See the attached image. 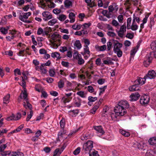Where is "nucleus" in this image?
<instances>
[{
    "mask_svg": "<svg viewBox=\"0 0 156 156\" xmlns=\"http://www.w3.org/2000/svg\"><path fill=\"white\" fill-rule=\"evenodd\" d=\"M155 51L150 52L148 55L146 57L145 59L143 62L144 66L145 67H147L151 62L153 57L156 58V44L154 45Z\"/></svg>",
    "mask_w": 156,
    "mask_h": 156,
    "instance_id": "obj_1",
    "label": "nucleus"
},
{
    "mask_svg": "<svg viewBox=\"0 0 156 156\" xmlns=\"http://www.w3.org/2000/svg\"><path fill=\"white\" fill-rule=\"evenodd\" d=\"M93 147V142L92 141L88 140L85 143L83 147V150L87 153L90 152Z\"/></svg>",
    "mask_w": 156,
    "mask_h": 156,
    "instance_id": "obj_2",
    "label": "nucleus"
},
{
    "mask_svg": "<svg viewBox=\"0 0 156 156\" xmlns=\"http://www.w3.org/2000/svg\"><path fill=\"white\" fill-rule=\"evenodd\" d=\"M114 111L116 114L119 116H123L126 112V110L123 108L119 104L115 107Z\"/></svg>",
    "mask_w": 156,
    "mask_h": 156,
    "instance_id": "obj_3",
    "label": "nucleus"
},
{
    "mask_svg": "<svg viewBox=\"0 0 156 156\" xmlns=\"http://www.w3.org/2000/svg\"><path fill=\"white\" fill-rule=\"evenodd\" d=\"M2 156H6L8 155L9 156H23V154L20 152H11L9 151L0 152Z\"/></svg>",
    "mask_w": 156,
    "mask_h": 156,
    "instance_id": "obj_4",
    "label": "nucleus"
},
{
    "mask_svg": "<svg viewBox=\"0 0 156 156\" xmlns=\"http://www.w3.org/2000/svg\"><path fill=\"white\" fill-rule=\"evenodd\" d=\"M61 38V36L58 34L57 32H55L53 33L51 36V39L52 40H50V42L52 44H55V42L57 41L59 42L60 41V39Z\"/></svg>",
    "mask_w": 156,
    "mask_h": 156,
    "instance_id": "obj_5",
    "label": "nucleus"
},
{
    "mask_svg": "<svg viewBox=\"0 0 156 156\" xmlns=\"http://www.w3.org/2000/svg\"><path fill=\"white\" fill-rule=\"evenodd\" d=\"M156 76V73L154 70H151L148 72L147 74L144 76L145 80L147 79H154Z\"/></svg>",
    "mask_w": 156,
    "mask_h": 156,
    "instance_id": "obj_6",
    "label": "nucleus"
},
{
    "mask_svg": "<svg viewBox=\"0 0 156 156\" xmlns=\"http://www.w3.org/2000/svg\"><path fill=\"white\" fill-rule=\"evenodd\" d=\"M149 101V98L147 95H145L142 96L140 99V103L142 105L147 104Z\"/></svg>",
    "mask_w": 156,
    "mask_h": 156,
    "instance_id": "obj_7",
    "label": "nucleus"
},
{
    "mask_svg": "<svg viewBox=\"0 0 156 156\" xmlns=\"http://www.w3.org/2000/svg\"><path fill=\"white\" fill-rule=\"evenodd\" d=\"M42 15L44 17L43 20L47 21L52 18V16L51 13L48 11H44L42 13Z\"/></svg>",
    "mask_w": 156,
    "mask_h": 156,
    "instance_id": "obj_8",
    "label": "nucleus"
},
{
    "mask_svg": "<svg viewBox=\"0 0 156 156\" xmlns=\"http://www.w3.org/2000/svg\"><path fill=\"white\" fill-rule=\"evenodd\" d=\"M115 42L114 43L113 45V51L121 50V48L123 46L122 44L121 43H119L117 40H115Z\"/></svg>",
    "mask_w": 156,
    "mask_h": 156,
    "instance_id": "obj_9",
    "label": "nucleus"
},
{
    "mask_svg": "<svg viewBox=\"0 0 156 156\" xmlns=\"http://www.w3.org/2000/svg\"><path fill=\"white\" fill-rule=\"evenodd\" d=\"M66 146L65 144L61 147V149L57 148L54 151V154L53 156H59L62 152L63 151V150L65 148Z\"/></svg>",
    "mask_w": 156,
    "mask_h": 156,
    "instance_id": "obj_10",
    "label": "nucleus"
},
{
    "mask_svg": "<svg viewBox=\"0 0 156 156\" xmlns=\"http://www.w3.org/2000/svg\"><path fill=\"white\" fill-rule=\"evenodd\" d=\"M140 97V95L137 92H135L132 94L130 96L131 98L130 101H136Z\"/></svg>",
    "mask_w": 156,
    "mask_h": 156,
    "instance_id": "obj_11",
    "label": "nucleus"
},
{
    "mask_svg": "<svg viewBox=\"0 0 156 156\" xmlns=\"http://www.w3.org/2000/svg\"><path fill=\"white\" fill-rule=\"evenodd\" d=\"M31 14V13L30 12L25 13L23 15H20L19 17V19L22 21H24L25 20L28 19L29 16Z\"/></svg>",
    "mask_w": 156,
    "mask_h": 156,
    "instance_id": "obj_12",
    "label": "nucleus"
},
{
    "mask_svg": "<svg viewBox=\"0 0 156 156\" xmlns=\"http://www.w3.org/2000/svg\"><path fill=\"white\" fill-rule=\"evenodd\" d=\"M121 106L123 109L127 108H129V105L128 102L126 101H121L118 103Z\"/></svg>",
    "mask_w": 156,
    "mask_h": 156,
    "instance_id": "obj_13",
    "label": "nucleus"
},
{
    "mask_svg": "<svg viewBox=\"0 0 156 156\" xmlns=\"http://www.w3.org/2000/svg\"><path fill=\"white\" fill-rule=\"evenodd\" d=\"M144 79V78H140L139 77L137 79L134 81V83H135L136 84H137L139 85V84L142 85L144 84L145 82V81Z\"/></svg>",
    "mask_w": 156,
    "mask_h": 156,
    "instance_id": "obj_14",
    "label": "nucleus"
},
{
    "mask_svg": "<svg viewBox=\"0 0 156 156\" xmlns=\"http://www.w3.org/2000/svg\"><path fill=\"white\" fill-rule=\"evenodd\" d=\"M129 90L131 91H134L139 90V87L138 85L135 84L130 86L129 87Z\"/></svg>",
    "mask_w": 156,
    "mask_h": 156,
    "instance_id": "obj_15",
    "label": "nucleus"
},
{
    "mask_svg": "<svg viewBox=\"0 0 156 156\" xmlns=\"http://www.w3.org/2000/svg\"><path fill=\"white\" fill-rule=\"evenodd\" d=\"M94 129L98 133H101L102 134H104L105 133V132L103 130L102 128V127L101 126H94Z\"/></svg>",
    "mask_w": 156,
    "mask_h": 156,
    "instance_id": "obj_16",
    "label": "nucleus"
},
{
    "mask_svg": "<svg viewBox=\"0 0 156 156\" xmlns=\"http://www.w3.org/2000/svg\"><path fill=\"white\" fill-rule=\"evenodd\" d=\"M107 46L106 45H104L101 46H95L96 50L98 51H103L106 49Z\"/></svg>",
    "mask_w": 156,
    "mask_h": 156,
    "instance_id": "obj_17",
    "label": "nucleus"
},
{
    "mask_svg": "<svg viewBox=\"0 0 156 156\" xmlns=\"http://www.w3.org/2000/svg\"><path fill=\"white\" fill-rule=\"evenodd\" d=\"M69 18L70 19V23H74L75 21V15L72 12H70L69 16Z\"/></svg>",
    "mask_w": 156,
    "mask_h": 156,
    "instance_id": "obj_18",
    "label": "nucleus"
},
{
    "mask_svg": "<svg viewBox=\"0 0 156 156\" xmlns=\"http://www.w3.org/2000/svg\"><path fill=\"white\" fill-rule=\"evenodd\" d=\"M51 56L53 58H56L57 60L61 58V57L60 56V54L57 52H55L54 53H52Z\"/></svg>",
    "mask_w": 156,
    "mask_h": 156,
    "instance_id": "obj_19",
    "label": "nucleus"
},
{
    "mask_svg": "<svg viewBox=\"0 0 156 156\" xmlns=\"http://www.w3.org/2000/svg\"><path fill=\"white\" fill-rule=\"evenodd\" d=\"M51 29L50 27H46L44 29L43 36L45 35H49V33L51 32Z\"/></svg>",
    "mask_w": 156,
    "mask_h": 156,
    "instance_id": "obj_20",
    "label": "nucleus"
},
{
    "mask_svg": "<svg viewBox=\"0 0 156 156\" xmlns=\"http://www.w3.org/2000/svg\"><path fill=\"white\" fill-rule=\"evenodd\" d=\"M23 124H22L19 126L18 127H17L16 129H15L10 132L9 134H12L14 133H16L19 132L23 128Z\"/></svg>",
    "mask_w": 156,
    "mask_h": 156,
    "instance_id": "obj_21",
    "label": "nucleus"
},
{
    "mask_svg": "<svg viewBox=\"0 0 156 156\" xmlns=\"http://www.w3.org/2000/svg\"><path fill=\"white\" fill-rule=\"evenodd\" d=\"M151 145H154L156 144V137H153L150 138L148 141Z\"/></svg>",
    "mask_w": 156,
    "mask_h": 156,
    "instance_id": "obj_22",
    "label": "nucleus"
},
{
    "mask_svg": "<svg viewBox=\"0 0 156 156\" xmlns=\"http://www.w3.org/2000/svg\"><path fill=\"white\" fill-rule=\"evenodd\" d=\"M64 3L65 7L67 8H69L72 5V2L69 0H65Z\"/></svg>",
    "mask_w": 156,
    "mask_h": 156,
    "instance_id": "obj_23",
    "label": "nucleus"
},
{
    "mask_svg": "<svg viewBox=\"0 0 156 156\" xmlns=\"http://www.w3.org/2000/svg\"><path fill=\"white\" fill-rule=\"evenodd\" d=\"M72 98H66L65 96H64L62 98L61 101L65 104L66 103L69 102Z\"/></svg>",
    "mask_w": 156,
    "mask_h": 156,
    "instance_id": "obj_24",
    "label": "nucleus"
},
{
    "mask_svg": "<svg viewBox=\"0 0 156 156\" xmlns=\"http://www.w3.org/2000/svg\"><path fill=\"white\" fill-rule=\"evenodd\" d=\"M10 98L9 94H7L3 98V103L7 104L8 103Z\"/></svg>",
    "mask_w": 156,
    "mask_h": 156,
    "instance_id": "obj_25",
    "label": "nucleus"
},
{
    "mask_svg": "<svg viewBox=\"0 0 156 156\" xmlns=\"http://www.w3.org/2000/svg\"><path fill=\"white\" fill-rule=\"evenodd\" d=\"M74 45L78 49H80L82 47L81 44L80 43V41L79 40H76L75 41Z\"/></svg>",
    "mask_w": 156,
    "mask_h": 156,
    "instance_id": "obj_26",
    "label": "nucleus"
},
{
    "mask_svg": "<svg viewBox=\"0 0 156 156\" xmlns=\"http://www.w3.org/2000/svg\"><path fill=\"white\" fill-rule=\"evenodd\" d=\"M81 100L79 98H77L75 101V104L77 107H79L81 105Z\"/></svg>",
    "mask_w": 156,
    "mask_h": 156,
    "instance_id": "obj_27",
    "label": "nucleus"
},
{
    "mask_svg": "<svg viewBox=\"0 0 156 156\" xmlns=\"http://www.w3.org/2000/svg\"><path fill=\"white\" fill-rule=\"evenodd\" d=\"M126 23H124L123 25L121 26L119 31L121 32L125 33L126 31Z\"/></svg>",
    "mask_w": 156,
    "mask_h": 156,
    "instance_id": "obj_28",
    "label": "nucleus"
},
{
    "mask_svg": "<svg viewBox=\"0 0 156 156\" xmlns=\"http://www.w3.org/2000/svg\"><path fill=\"white\" fill-rule=\"evenodd\" d=\"M129 28V29H131L132 30H136L138 29V26L135 23H133V22L132 25L130 26Z\"/></svg>",
    "mask_w": 156,
    "mask_h": 156,
    "instance_id": "obj_29",
    "label": "nucleus"
},
{
    "mask_svg": "<svg viewBox=\"0 0 156 156\" xmlns=\"http://www.w3.org/2000/svg\"><path fill=\"white\" fill-rule=\"evenodd\" d=\"M120 133L126 137H128L129 136L130 134L129 132H126L123 130H120Z\"/></svg>",
    "mask_w": 156,
    "mask_h": 156,
    "instance_id": "obj_30",
    "label": "nucleus"
},
{
    "mask_svg": "<svg viewBox=\"0 0 156 156\" xmlns=\"http://www.w3.org/2000/svg\"><path fill=\"white\" fill-rule=\"evenodd\" d=\"M98 153L97 151H95L94 149L92 151H91L90 152H89L88 153L89 154V156H99Z\"/></svg>",
    "mask_w": 156,
    "mask_h": 156,
    "instance_id": "obj_31",
    "label": "nucleus"
},
{
    "mask_svg": "<svg viewBox=\"0 0 156 156\" xmlns=\"http://www.w3.org/2000/svg\"><path fill=\"white\" fill-rule=\"evenodd\" d=\"M114 53L116 54L118 57L120 58L122 57V51L121 50L114 51Z\"/></svg>",
    "mask_w": 156,
    "mask_h": 156,
    "instance_id": "obj_32",
    "label": "nucleus"
},
{
    "mask_svg": "<svg viewBox=\"0 0 156 156\" xmlns=\"http://www.w3.org/2000/svg\"><path fill=\"white\" fill-rule=\"evenodd\" d=\"M24 92H23V98L25 101H28V99L27 98V94L26 90H24Z\"/></svg>",
    "mask_w": 156,
    "mask_h": 156,
    "instance_id": "obj_33",
    "label": "nucleus"
},
{
    "mask_svg": "<svg viewBox=\"0 0 156 156\" xmlns=\"http://www.w3.org/2000/svg\"><path fill=\"white\" fill-rule=\"evenodd\" d=\"M78 60V63L80 65L83 64L84 63V60L82 58L81 56L77 59Z\"/></svg>",
    "mask_w": 156,
    "mask_h": 156,
    "instance_id": "obj_34",
    "label": "nucleus"
},
{
    "mask_svg": "<svg viewBox=\"0 0 156 156\" xmlns=\"http://www.w3.org/2000/svg\"><path fill=\"white\" fill-rule=\"evenodd\" d=\"M64 81L62 80H60L58 83V86L59 88H62L64 87Z\"/></svg>",
    "mask_w": 156,
    "mask_h": 156,
    "instance_id": "obj_35",
    "label": "nucleus"
},
{
    "mask_svg": "<svg viewBox=\"0 0 156 156\" xmlns=\"http://www.w3.org/2000/svg\"><path fill=\"white\" fill-rule=\"evenodd\" d=\"M132 20L131 17L128 18L127 20V29H129V27L131 26V23Z\"/></svg>",
    "mask_w": 156,
    "mask_h": 156,
    "instance_id": "obj_36",
    "label": "nucleus"
},
{
    "mask_svg": "<svg viewBox=\"0 0 156 156\" xmlns=\"http://www.w3.org/2000/svg\"><path fill=\"white\" fill-rule=\"evenodd\" d=\"M137 50L136 48H134L131 51H130V58H133Z\"/></svg>",
    "mask_w": 156,
    "mask_h": 156,
    "instance_id": "obj_37",
    "label": "nucleus"
},
{
    "mask_svg": "<svg viewBox=\"0 0 156 156\" xmlns=\"http://www.w3.org/2000/svg\"><path fill=\"white\" fill-rule=\"evenodd\" d=\"M57 20L56 19H53L48 22V24L49 25L53 26L57 22Z\"/></svg>",
    "mask_w": 156,
    "mask_h": 156,
    "instance_id": "obj_38",
    "label": "nucleus"
},
{
    "mask_svg": "<svg viewBox=\"0 0 156 156\" xmlns=\"http://www.w3.org/2000/svg\"><path fill=\"white\" fill-rule=\"evenodd\" d=\"M49 76L51 77H54L55 75V69H50L49 71Z\"/></svg>",
    "mask_w": 156,
    "mask_h": 156,
    "instance_id": "obj_39",
    "label": "nucleus"
},
{
    "mask_svg": "<svg viewBox=\"0 0 156 156\" xmlns=\"http://www.w3.org/2000/svg\"><path fill=\"white\" fill-rule=\"evenodd\" d=\"M81 56L80 54L78 53L77 51H76L74 52L73 55V57L74 58L77 59L78 58H80Z\"/></svg>",
    "mask_w": 156,
    "mask_h": 156,
    "instance_id": "obj_40",
    "label": "nucleus"
},
{
    "mask_svg": "<svg viewBox=\"0 0 156 156\" xmlns=\"http://www.w3.org/2000/svg\"><path fill=\"white\" fill-rule=\"evenodd\" d=\"M84 54H87L88 55L90 54V51L89 50V47L87 45L84 46Z\"/></svg>",
    "mask_w": 156,
    "mask_h": 156,
    "instance_id": "obj_41",
    "label": "nucleus"
},
{
    "mask_svg": "<svg viewBox=\"0 0 156 156\" xmlns=\"http://www.w3.org/2000/svg\"><path fill=\"white\" fill-rule=\"evenodd\" d=\"M0 31L3 34H6L8 33V31L5 29V27H2L0 29Z\"/></svg>",
    "mask_w": 156,
    "mask_h": 156,
    "instance_id": "obj_42",
    "label": "nucleus"
},
{
    "mask_svg": "<svg viewBox=\"0 0 156 156\" xmlns=\"http://www.w3.org/2000/svg\"><path fill=\"white\" fill-rule=\"evenodd\" d=\"M90 136H89V134H86L85 135H83L82 136H81V139L83 140H87L90 138Z\"/></svg>",
    "mask_w": 156,
    "mask_h": 156,
    "instance_id": "obj_43",
    "label": "nucleus"
},
{
    "mask_svg": "<svg viewBox=\"0 0 156 156\" xmlns=\"http://www.w3.org/2000/svg\"><path fill=\"white\" fill-rule=\"evenodd\" d=\"M58 19L62 21H63L66 19V16L64 14H62L59 16Z\"/></svg>",
    "mask_w": 156,
    "mask_h": 156,
    "instance_id": "obj_44",
    "label": "nucleus"
},
{
    "mask_svg": "<svg viewBox=\"0 0 156 156\" xmlns=\"http://www.w3.org/2000/svg\"><path fill=\"white\" fill-rule=\"evenodd\" d=\"M107 50L109 51L111 50L112 46V43L110 41H109L107 42Z\"/></svg>",
    "mask_w": 156,
    "mask_h": 156,
    "instance_id": "obj_45",
    "label": "nucleus"
},
{
    "mask_svg": "<svg viewBox=\"0 0 156 156\" xmlns=\"http://www.w3.org/2000/svg\"><path fill=\"white\" fill-rule=\"evenodd\" d=\"M97 99L96 97H93L92 96H89L88 98V100L91 102H93L96 101Z\"/></svg>",
    "mask_w": 156,
    "mask_h": 156,
    "instance_id": "obj_46",
    "label": "nucleus"
},
{
    "mask_svg": "<svg viewBox=\"0 0 156 156\" xmlns=\"http://www.w3.org/2000/svg\"><path fill=\"white\" fill-rule=\"evenodd\" d=\"M33 114V112L32 110H31L30 111V114L29 115H28L27 117L26 118V120L27 121H29L30 119L32 117Z\"/></svg>",
    "mask_w": 156,
    "mask_h": 156,
    "instance_id": "obj_47",
    "label": "nucleus"
},
{
    "mask_svg": "<svg viewBox=\"0 0 156 156\" xmlns=\"http://www.w3.org/2000/svg\"><path fill=\"white\" fill-rule=\"evenodd\" d=\"M126 37L130 39H132L134 37L133 34L128 33L127 34Z\"/></svg>",
    "mask_w": 156,
    "mask_h": 156,
    "instance_id": "obj_48",
    "label": "nucleus"
},
{
    "mask_svg": "<svg viewBox=\"0 0 156 156\" xmlns=\"http://www.w3.org/2000/svg\"><path fill=\"white\" fill-rule=\"evenodd\" d=\"M135 20L138 23H139L140 21V18L138 17H136L135 16V15H133V23H135Z\"/></svg>",
    "mask_w": 156,
    "mask_h": 156,
    "instance_id": "obj_49",
    "label": "nucleus"
},
{
    "mask_svg": "<svg viewBox=\"0 0 156 156\" xmlns=\"http://www.w3.org/2000/svg\"><path fill=\"white\" fill-rule=\"evenodd\" d=\"M76 94L82 98H84L85 97V96L84 94V92L83 91H80L78 92Z\"/></svg>",
    "mask_w": 156,
    "mask_h": 156,
    "instance_id": "obj_50",
    "label": "nucleus"
},
{
    "mask_svg": "<svg viewBox=\"0 0 156 156\" xmlns=\"http://www.w3.org/2000/svg\"><path fill=\"white\" fill-rule=\"evenodd\" d=\"M108 13V11L107 10H103L102 13L104 16H106L108 18H110V17L108 15H107Z\"/></svg>",
    "mask_w": 156,
    "mask_h": 156,
    "instance_id": "obj_51",
    "label": "nucleus"
},
{
    "mask_svg": "<svg viewBox=\"0 0 156 156\" xmlns=\"http://www.w3.org/2000/svg\"><path fill=\"white\" fill-rule=\"evenodd\" d=\"M44 32V30L41 27L39 28L37 32V34L38 35H40L41 34H42V35L43 36V33Z\"/></svg>",
    "mask_w": 156,
    "mask_h": 156,
    "instance_id": "obj_52",
    "label": "nucleus"
},
{
    "mask_svg": "<svg viewBox=\"0 0 156 156\" xmlns=\"http://www.w3.org/2000/svg\"><path fill=\"white\" fill-rule=\"evenodd\" d=\"M7 144H3L0 146V152H2L4 151L5 149L7 147Z\"/></svg>",
    "mask_w": 156,
    "mask_h": 156,
    "instance_id": "obj_53",
    "label": "nucleus"
},
{
    "mask_svg": "<svg viewBox=\"0 0 156 156\" xmlns=\"http://www.w3.org/2000/svg\"><path fill=\"white\" fill-rule=\"evenodd\" d=\"M80 148L78 147L73 151V154L75 155H77L80 153Z\"/></svg>",
    "mask_w": 156,
    "mask_h": 156,
    "instance_id": "obj_54",
    "label": "nucleus"
},
{
    "mask_svg": "<svg viewBox=\"0 0 156 156\" xmlns=\"http://www.w3.org/2000/svg\"><path fill=\"white\" fill-rule=\"evenodd\" d=\"M112 24L114 26L117 27L119 25V23L115 20H113L112 21Z\"/></svg>",
    "mask_w": 156,
    "mask_h": 156,
    "instance_id": "obj_55",
    "label": "nucleus"
},
{
    "mask_svg": "<svg viewBox=\"0 0 156 156\" xmlns=\"http://www.w3.org/2000/svg\"><path fill=\"white\" fill-rule=\"evenodd\" d=\"M107 86H105L103 87H100L99 88V89L101 90L100 91V92L99 94V95H100L101 94L103 93L105 91V89L107 88Z\"/></svg>",
    "mask_w": 156,
    "mask_h": 156,
    "instance_id": "obj_56",
    "label": "nucleus"
},
{
    "mask_svg": "<svg viewBox=\"0 0 156 156\" xmlns=\"http://www.w3.org/2000/svg\"><path fill=\"white\" fill-rule=\"evenodd\" d=\"M135 145H136V147L138 149H143L144 150H145L144 149H143V146H141L140 143L136 142V143L135 144Z\"/></svg>",
    "mask_w": 156,
    "mask_h": 156,
    "instance_id": "obj_57",
    "label": "nucleus"
},
{
    "mask_svg": "<svg viewBox=\"0 0 156 156\" xmlns=\"http://www.w3.org/2000/svg\"><path fill=\"white\" fill-rule=\"evenodd\" d=\"M107 34L108 36L112 37H114L116 36L115 33L113 32L108 31Z\"/></svg>",
    "mask_w": 156,
    "mask_h": 156,
    "instance_id": "obj_58",
    "label": "nucleus"
},
{
    "mask_svg": "<svg viewBox=\"0 0 156 156\" xmlns=\"http://www.w3.org/2000/svg\"><path fill=\"white\" fill-rule=\"evenodd\" d=\"M91 25V23L89 22L88 23H85L84 24L82 25V26L83 27V29H86L87 28L89 27Z\"/></svg>",
    "mask_w": 156,
    "mask_h": 156,
    "instance_id": "obj_59",
    "label": "nucleus"
},
{
    "mask_svg": "<svg viewBox=\"0 0 156 156\" xmlns=\"http://www.w3.org/2000/svg\"><path fill=\"white\" fill-rule=\"evenodd\" d=\"M21 117V114L18 112L17 113L16 116V118L14 119V120H17L20 119Z\"/></svg>",
    "mask_w": 156,
    "mask_h": 156,
    "instance_id": "obj_60",
    "label": "nucleus"
},
{
    "mask_svg": "<svg viewBox=\"0 0 156 156\" xmlns=\"http://www.w3.org/2000/svg\"><path fill=\"white\" fill-rule=\"evenodd\" d=\"M118 19L120 23H122L123 19V16L122 15H119L118 17Z\"/></svg>",
    "mask_w": 156,
    "mask_h": 156,
    "instance_id": "obj_61",
    "label": "nucleus"
},
{
    "mask_svg": "<svg viewBox=\"0 0 156 156\" xmlns=\"http://www.w3.org/2000/svg\"><path fill=\"white\" fill-rule=\"evenodd\" d=\"M19 55L23 56L25 55V50H20L19 52Z\"/></svg>",
    "mask_w": 156,
    "mask_h": 156,
    "instance_id": "obj_62",
    "label": "nucleus"
},
{
    "mask_svg": "<svg viewBox=\"0 0 156 156\" xmlns=\"http://www.w3.org/2000/svg\"><path fill=\"white\" fill-rule=\"evenodd\" d=\"M61 127L62 128H64L65 126V120L64 119H62L60 122Z\"/></svg>",
    "mask_w": 156,
    "mask_h": 156,
    "instance_id": "obj_63",
    "label": "nucleus"
},
{
    "mask_svg": "<svg viewBox=\"0 0 156 156\" xmlns=\"http://www.w3.org/2000/svg\"><path fill=\"white\" fill-rule=\"evenodd\" d=\"M61 10L60 9H55L53 10V12L56 14L60 13L61 12Z\"/></svg>",
    "mask_w": 156,
    "mask_h": 156,
    "instance_id": "obj_64",
    "label": "nucleus"
}]
</instances>
